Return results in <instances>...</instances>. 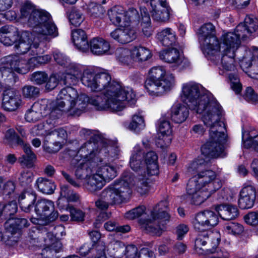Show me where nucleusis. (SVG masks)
<instances>
[{
  "mask_svg": "<svg viewBox=\"0 0 258 258\" xmlns=\"http://www.w3.org/2000/svg\"><path fill=\"white\" fill-rule=\"evenodd\" d=\"M73 43L76 48L82 52L89 50V45L85 31L81 29L73 31L72 33Z\"/></svg>",
  "mask_w": 258,
  "mask_h": 258,
  "instance_id": "7c9ffc66",
  "label": "nucleus"
},
{
  "mask_svg": "<svg viewBox=\"0 0 258 258\" xmlns=\"http://www.w3.org/2000/svg\"><path fill=\"white\" fill-rule=\"evenodd\" d=\"M220 241L218 232L199 234L195 241V250L201 255L214 253L218 251Z\"/></svg>",
  "mask_w": 258,
  "mask_h": 258,
  "instance_id": "f8f14e48",
  "label": "nucleus"
},
{
  "mask_svg": "<svg viewBox=\"0 0 258 258\" xmlns=\"http://www.w3.org/2000/svg\"><path fill=\"white\" fill-rule=\"evenodd\" d=\"M219 216L225 220H231L238 217L239 213L237 208L230 205H220L215 208Z\"/></svg>",
  "mask_w": 258,
  "mask_h": 258,
  "instance_id": "473e14b6",
  "label": "nucleus"
},
{
  "mask_svg": "<svg viewBox=\"0 0 258 258\" xmlns=\"http://www.w3.org/2000/svg\"><path fill=\"white\" fill-rule=\"evenodd\" d=\"M141 27L143 35L149 37L152 35L153 30L151 26L150 17L147 9L145 7H141Z\"/></svg>",
  "mask_w": 258,
  "mask_h": 258,
  "instance_id": "e433bc0d",
  "label": "nucleus"
},
{
  "mask_svg": "<svg viewBox=\"0 0 258 258\" xmlns=\"http://www.w3.org/2000/svg\"><path fill=\"white\" fill-rule=\"evenodd\" d=\"M224 231L227 234L237 235L243 232L244 228L243 226L239 223L231 222L224 226Z\"/></svg>",
  "mask_w": 258,
  "mask_h": 258,
  "instance_id": "8fccbe9b",
  "label": "nucleus"
},
{
  "mask_svg": "<svg viewBox=\"0 0 258 258\" xmlns=\"http://www.w3.org/2000/svg\"><path fill=\"white\" fill-rule=\"evenodd\" d=\"M63 83L66 85L76 84L79 79L83 85L91 91L100 92L89 98L85 94H79L77 90L68 86L59 92L55 102L50 105L52 109L49 113L52 120L59 117L63 113L70 115H80L89 103L98 110H110L118 113L124 110L127 104L134 105L137 97L132 88L111 81L106 72L97 73L93 67L70 62L62 72Z\"/></svg>",
  "mask_w": 258,
  "mask_h": 258,
  "instance_id": "f257e3e1",
  "label": "nucleus"
},
{
  "mask_svg": "<svg viewBox=\"0 0 258 258\" xmlns=\"http://www.w3.org/2000/svg\"><path fill=\"white\" fill-rule=\"evenodd\" d=\"M105 184V181L100 176V174L94 169L93 172L85 178L83 185L88 192L95 194L101 190Z\"/></svg>",
  "mask_w": 258,
  "mask_h": 258,
  "instance_id": "4be33fe9",
  "label": "nucleus"
},
{
  "mask_svg": "<svg viewBox=\"0 0 258 258\" xmlns=\"http://www.w3.org/2000/svg\"><path fill=\"white\" fill-rule=\"evenodd\" d=\"M189 115L187 106L184 104L177 103L171 108V117L173 121L177 123L184 122Z\"/></svg>",
  "mask_w": 258,
  "mask_h": 258,
  "instance_id": "c756f323",
  "label": "nucleus"
},
{
  "mask_svg": "<svg viewBox=\"0 0 258 258\" xmlns=\"http://www.w3.org/2000/svg\"><path fill=\"white\" fill-rule=\"evenodd\" d=\"M207 163L203 158H198L187 167L189 174H195L186 186V192L191 203L200 205L219 189L222 185L221 180L214 171L207 167Z\"/></svg>",
  "mask_w": 258,
  "mask_h": 258,
  "instance_id": "20e7f679",
  "label": "nucleus"
},
{
  "mask_svg": "<svg viewBox=\"0 0 258 258\" xmlns=\"http://www.w3.org/2000/svg\"><path fill=\"white\" fill-rule=\"evenodd\" d=\"M115 181H123V186H127L132 194V188L134 187L141 195L147 194L150 189V180L145 173H139L134 176L132 173L124 172L119 179Z\"/></svg>",
  "mask_w": 258,
  "mask_h": 258,
  "instance_id": "4468645a",
  "label": "nucleus"
},
{
  "mask_svg": "<svg viewBox=\"0 0 258 258\" xmlns=\"http://www.w3.org/2000/svg\"><path fill=\"white\" fill-rule=\"evenodd\" d=\"M88 14L93 17H97L100 15L103 14V8L99 5L94 2H90L86 5V7L84 8Z\"/></svg>",
  "mask_w": 258,
  "mask_h": 258,
  "instance_id": "3c124183",
  "label": "nucleus"
},
{
  "mask_svg": "<svg viewBox=\"0 0 258 258\" xmlns=\"http://www.w3.org/2000/svg\"><path fill=\"white\" fill-rule=\"evenodd\" d=\"M62 75L63 74L61 72L57 74L51 75L46 83V88L49 90H52L57 86L59 81L63 82Z\"/></svg>",
  "mask_w": 258,
  "mask_h": 258,
  "instance_id": "864d4df0",
  "label": "nucleus"
},
{
  "mask_svg": "<svg viewBox=\"0 0 258 258\" xmlns=\"http://www.w3.org/2000/svg\"><path fill=\"white\" fill-rule=\"evenodd\" d=\"M31 68V66L29 63V58L28 60H26L22 56H20V59L18 64V69H16L14 72L25 74L29 71Z\"/></svg>",
  "mask_w": 258,
  "mask_h": 258,
  "instance_id": "4d7b16f0",
  "label": "nucleus"
},
{
  "mask_svg": "<svg viewBox=\"0 0 258 258\" xmlns=\"http://www.w3.org/2000/svg\"><path fill=\"white\" fill-rule=\"evenodd\" d=\"M241 55L238 56L240 65L245 68L251 67L250 76L258 79V48L255 47L240 48Z\"/></svg>",
  "mask_w": 258,
  "mask_h": 258,
  "instance_id": "f3484780",
  "label": "nucleus"
},
{
  "mask_svg": "<svg viewBox=\"0 0 258 258\" xmlns=\"http://www.w3.org/2000/svg\"><path fill=\"white\" fill-rule=\"evenodd\" d=\"M143 1L151 7V17L154 21L164 24L169 21L172 10L166 0H143Z\"/></svg>",
  "mask_w": 258,
  "mask_h": 258,
  "instance_id": "dca6fc26",
  "label": "nucleus"
},
{
  "mask_svg": "<svg viewBox=\"0 0 258 258\" xmlns=\"http://www.w3.org/2000/svg\"><path fill=\"white\" fill-rule=\"evenodd\" d=\"M71 24L75 26H79L84 21V17L82 14L77 10H72L69 15Z\"/></svg>",
  "mask_w": 258,
  "mask_h": 258,
  "instance_id": "5fc2aeb1",
  "label": "nucleus"
},
{
  "mask_svg": "<svg viewBox=\"0 0 258 258\" xmlns=\"http://www.w3.org/2000/svg\"><path fill=\"white\" fill-rule=\"evenodd\" d=\"M122 28H118L111 32L110 36L115 41L122 44L129 43L137 37V30L134 27L126 24H122Z\"/></svg>",
  "mask_w": 258,
  "mask_h": 258,
  "instance_id": "412c9836",
  "label": "nucleus"
},
{
  "mask_svg": "<svg viewBox=\"0 0 258 258\" xmlns=\"http://www.w3.org/2000/svg\"><path fill=\"white\" fill-rule=\"evenodd\" d=\"M35 185L39 191L47 195L52 194L55 189V185L52 181L43 177L38 178Z\"/></svg>",
  "mask_w": 258,
  "mask_h": 258,
  "instance_id": "ea45409f",
  "label": "nucleus"
},
{
  "mask_svg": "<svg viewBox=\"0 0 258 258\" xmlns=\"http://www.w3.org/2000/svg\"><path fill=\"white\" fill-rule=\"evenodd\" d=\"M228 78L231 81V86L233 90L236 94L240 93L242 89V85L240 83L237 76L232 73H229Z\"/></svg>",
  "mask_w": 258,
  "mask_h": 258,
  "instance_id": "052dcab7",
  "label": "nucleus"
},
{
  "mask_svg": "<svg viewBox=\"0 0 258 258\" xmlns=\"http://www.w3.org/2000/svg\"><path fill=\"white\" fill-rule=\"evenodd\" d=\"M49 231L46 233L44 238V241L46 243L51 242V239L55 238L57 242H60L59 239L65 235L64 228L61 225L56 226H50L49 227Z\"/></svg>",
  "mask_w": 258,
  "mask_h": 258,
  "instance_id": "79ce46f5",
  "label": "nucleus"
},
{
  "mask_svg": "<svg viewBox=\"0 0 258 258\" xmlns=\"http://www.w3.org/2000/svg\"><path fill=\"white\" fill-rule=\"evenodd\" d=\"M20 13L21 20L32 28V31H23L15 42L14 48L17 53H28L30 57L42 51L40 42L42 40H46L48 37L57 36L58 30L49 13L36 9L30 3L23 5Z\"/></svg>",
  "mask_w": 258,
  "mask_h": 258,
  "instance_id": "7ed1b4c3",
  "label": "nucleus"
},
{
  "mask_svg": "<svg viewBox=\"0 0 258 258\" xmlns=\"http://www.w3.org/2000/svg\"><path fill=\"white\" fill-rule=\"evenodd\" d=\"M91 51L95 55H103L107 54L110 50L109 43L100 38H95L91 40L90 43Z\"/></svg>",
  "mask_w": 258,
  "mask_h": 258,
  "instance_id": "2f4dec72",
  "label": "nucleus"
},
{
  "mask_svg": "<svg viewBox=\"0 0 258 258\" xmlns=\"http://www.w3.org/2000/svg\"><path fill=\"white\" fill-rule=\"evenodd\" d=\"M108 16L111 22L115 25L122 24L124 21V10L121 6H115L108 11Z\"/></svg>",
  "mask_w": 258,
  "mask_h": 258,
  "instance_id": "4c0bfd02",
  "label": "nucleus"
},
{
  "mask_svg": "<svg viewBox=\"0 0 258 258\" xmlns=\"http://www.w3.org/2000/svg\"><path fill=\"white\" fill-rule=\"evenodd\" d=\"M47 79V74L43 72H37L33 73L31 80L37 84H41L45 82Z\"/></svg>",
  "mask_w": 258,
  "mask_h": 258,
  "instance_id": "e2e57ef3",
  "label": "nucleus"
},
{
  "mask_svg": "<svg viewBox=\"0 0 258 258\" xmlns=\"http://www.w3.org/2000/svg\"><path fill=\"white\" fill-rule=\"evenodd\" d=\"M256 188L251 182L246 183L241 189L238 200V205L242 209L252 208L256 198Z\"/></svg>",
  "mask_w": 258,
  "mask_h": 258,
  "instance_id": "aec40b11",
  "label": "nucleus"
},
{
  "mask_svg": "<svg viewBox=\"0 0 258 258\" xmlns=\"http://www.w3.org/2000/svg\"><path fill=\"white\" fill-rule=\"evenodd\" d=\"M96 145L89 141L84 144L77 155L72 160V164L75 167V175L79 179L87 178L93 172L96 166L99 165L98 158L96 157Z\"/></svg>",
  "mask_w": 258,
  "mask_h": 258,
  "instance_id": "6e6552de",
  "label": "nucleus"
},
{
  "mask_svg": "<svg viewBox=\"0 0 258 258\" xmlns=\"http://www.w3.org/2000/svg\"><path fill=\"white\" fill-rule=\"evenodd\" d=\"M36 201L35 193L25 192L19 197V203L22 211L26 213L30 212L33 209L40 219L49 223L55 221L58 217V213L54 209V203L45 199Z\"/></svg>",
  "mask_w": 258,
  "mask_h": 258,
  "instance_id": "0eeeda50",
  "label": "nucleus"
},
{
  "mask_svg": "<svg viewBox=\"0 0 258 258\" xmlns=\"http://www.w3.org/2000/svg\"><path fill=\"white\" fill-rule=\"evenodd\" d=\"M219 222L218 216L213 211L205 210L198 213L193 221L196 230L205 231L216 226Z\"/></svg>",
  "mask_w": 258,
  "mask_h": 258,
  "instance_id": "a211bd4d",
  "label": "nucleus"
},
{
  "mask_svg": "<svg viewBox=\"0 0 258 258\" xmlns=\"http://www.w3.org/2000/svg\"><path fill=\"white\" fill-rule=\"evenodd\" d=\"M0 205L2 207V214L5 216H11L16 213L17 211V205L15 201H12L5 205L1 204H0Z\"/></svg>",
  "mask_w": 258,
  "mask_h": 258,
  "instance_id": "13d9d810",
  "label": "nucleus"
},
{
  "mask_svg": "<svg viewBox=\"0 0 258 258\" xmlns=\"http://www.w3.org/2000/svg\"><path fill=\"white\" fill-rule=\"evenodd\" d=\"M156 38L162 45L165 46L174 44L177 39L175 32L169 27L159 30L156 35Z\"/></svg>",
  "mask_w": 258,
  "mask_h": 258,
  "instance_id": "cd10ccee",
  "label": "nucleus"
},
{
  "mask_svg": "<svg viewBox=\"0 0 258 258\" xmlns=\"http://www.w3.org/2000/svg\"><path fill=\"white\" fill-rule=\"evenodd\" d=\"M158 138L156 144L158 147L163 148L171 142L172 128L170 121L165 118H160L157 123Z\"/></svg>",
  "mask_w": 258,
  "mask_h": 258,
  "instance_id": "6ab92c4d",
  "label": "nucleus"
},
{
  "mask_svg": "<svg viewBox=\"0 0 258 258\" xmlns=\"http://www.w3.org/2000/svg\"><path fill=\"white\" fill-rule=\"evenodd\" d=\"M20 56L18 55H9L4 58L3 62L6 66L10 72L15 71L16 69H18V64L19 63Z\"/></svg>",
  "mask_w": 258,
  "mask_h": 258,
  "instance_id": "09e8293b",
  "label": "nucleus"
},
{
  "mask_svg": "<svg viewBox=\"0 0 258 258\" xmlns=\"http://www.w3.org/2000/svg\"><path fill=\"white\" fill-rule=\"evenodd\" d=\"M47 104L45 100L35 102L31 109L25 114V119L28 122H34L38 120L42 116H46Z\"/></svg>",
  "mask_w": 258,
  "mask_h": 258,
  "instance_id": "5701e85b",
  "label": "nucleus"
},
{
  "mask_svg": "<svg viewBox=\"0 0 258 258\" xmlns=\"http://www.w3.org/2000/svg\"><path fill=\"white\" fill-rule=\"evenodd\" d=\"M51 240L49 244L45 242L46 247L41 253L43 258H57V254L61 249L62 245L60 242H57L55 238L51 239Z\"/></svg>",
  "mask_w": 258,
  "mask_h": 258,
  "instance_id": "c9c22d12",
  "label": "nucleus"
},
{
  "mask_svg": "<svg viewBox=\"0 0 258 258\" xmlns=\"http://www.w3.org/2000/svg\"><path fill=\"white\" fill-rule=\"evenodd\" d=\"M257 28L258 19L253 16H246L244 23L238 25L234 31L227 32L222 37L225 44L224 51L235 57L236 52L240 46L241 39L248 37Z\"/></svg>",
  "mask_w": 258,
  "mask_h": 258,
  "instance_id": "1a4fd4ad",
  "label": "nucleus"
},
{
  "mask_svg": "<svg viewBox=\"0 0 258 258\" xmlns=\"http://www.w3.org/2000/svg\"><path fill=\"white\" fill-rule=\"evenodd\" d=\"M21 100L16 92L13 90L5 92L3 98L2 107L7 111L16 110L20 105Z\"/></svg>",
  "mask_w": 258,
  "mask_h": 258,
  "instance_id": "a878e982",
  "label": "nucleus"
},
{
  "mask_svg": "<svg viewBox=\"0 0 258 258\" xmlns=\"http://www.w3.org/2000/svg\"><path fill=\"white\" fill-rule=\"evenodd\" d=\"M19 35L17 28L5 25L0 28V42L5 45H11L18 40Z\"/></svg>",
  "mask_w": 258,
  "mask_h": 258,
  "instance_id": "b1692460",
  "label": "nucleus"
},
{
  "mask_svg": "<svg viewBox=\"0 0 258 258\" xmlns=\"http://www.w3.org/2000/svg\"><path fill=\"white\" fill-rule=\"evenodd\" d=\"M180 97L191 110L202 114L204 123L210 128L209 140L201 148L202 154L210 158L225 156L227 136L221 120L222 109L212 94L200 84L189 81L181 85Z\"/></svg>",
  "mask_w": 258,
  "mask_h": 258,
  "instance_id": "f03ea898",
  "label": "nucleus"
},
{
  "mask_svg": "<svg viewBox=\"0 0 258 258\" xmlns=\"http://www.w3.org/2000/svg\"><path fill=\"white\" fill-rule=\"evenodd\" d=\"M123 181H115L103 189L100 198L95 202L96 206L101 210H106L109 205L120 204L130 197L131 192L127 186H123Z\"/></svg>",
  "mask_w": 258,
  "mask_h": 258,
  "instance_id": "9b49d317",
  "label": "nucleus"
},
{
  "mask_svg": "<svg viewBox=\"0 0 258 258\" xmlns=\"http://www.w3.org/2000/svg\"><path fill=\"white\" fill-rule=\"evenodd\" d=\"M128 129L136 133H138L145 127V123L142 112L135 113L128 125Z\"/></svg>",
  "mask_w": 258,
  "mask_h": 258,
  "instance_id": "37998d69",
  "label": "nucleus"
},
{
  "mask_svg": "<svg viewBox=\"0 0 258 258\" xmlns=\"http://www.w3.org/2000/svg\"><path fill=\"white\" fill-rule=\"evenodd\" d=\"M39 93V89L32 86H25L22 89V94L25 98L34 97Z\"/></svg>",
  "mask_w": 258,
  "mask_h": 258,
  "instance_id": "bf43d9fd",
  "label": "nucleus"
},
{
  "mask_svg": "<svg viewBox=\"0 0 258 258\" xmlns=\"http://www.w3.org/2000/svg\"><path fill=\"white\" fill-rule=\"evenodd\" d=\"M226 33L223 34L218 40L216 36L214 26L209 23L202 25L197 32L198 39L202 51L212 61L220 66L219 69H222L221 75L225 72L233 71L235 70V59L234 56H230L229 54L224 51L222 37Z\"/></svg>",
  "mask_w": 258,
  "mask_h": 258,
  "instance_id": "39448f33",
  "label": "nucleus"
},
{
  "mask_svg": "<svg viewBox=\"0 0 258 258\" xmlns=\"http://www.w3.org/2000/svg\"><path fill=\"white\" fill-rule=\"evenodd\" d=\"M99 165L95 167V169L100 174V175L104 181L114 178L117 175L116 168L112 165L107 164L104 162H98Z\"/></svg>",
  "mask_w": 258,
  "mask_h": 258,
  "instance_id": "72a5a7b5",
  "label": "nucleus"
},
{
  "mask_svg": "<svg viewBox=\"0 0 258 258\" xmlns=\"http://www.w3.org/2000/svg\"><path fill=\"white\" fill-rule=\"evenodd\" d=\"M141 15H139L137 10L130 8L128 11H124V21L122 22V24H126L134 27V23L141 20Z\"/></svg>",
  "mask_w": 258,
  "mask_h": 258,
  "instance_id": "a18cd8bd",
  "label": "nucleus"
},
{
  "mask_svg": "<svg viewBox=\"0 0 258 258\" xmlns=\"http://www.w3.org/2000/svg\"><path fill=\"white\" fill-rule=\"evenodd\" d=\"M133 61L142 62L146 61L151 57V53L148 48L139 46H135L132 49Z\"/></svg>",
  "mask_w": 258,
  "mask_h": 258,
  "instance_id": "58836bf2",
  "label": "nucleus"
},
{
  "mask_svg": "<svg viewBox=\"0 0 258 258\" xmlns=\"http://www.w3.org/2000/svg\"><path fill=\"white\" fill-rule=\"evenodd\" d=\"M245 222L253 226L258 225V211L248 213L244 216Z\"/></svg>",
  "mask_w": 258,
  "mask_h": 258,
  "instance_id": "680f3d73",
  "label": "nucleus"
},
{
  "mask_svg": "<svg viewBox=\"0 0 258 258\" xmlns=\"http://www.w3.org/2000/svg\"><path fill=\"white\" fill-rule=\"evenodd\" d=\"M43 45L44 44L42 40L40 42V48L42 51L38 52L37 54L32 55L29 57V63L31 66V68L48 63L51 60V57L50 55L48 54L42 55L44 52Z\"/></svg>",
  "mask_w": 258,
  "mask_h": 258,
  "instance_id": "a19ab883",
  "label": "nucleus"
},
{
  "mask_svg": "<svg viewBox=\"0 0 258 258\" xmlns=\"http://www.w3.org/2000/svg\"><path fill=\"white\" fill-rule=\"evenodd\" d=\"M145 172L149 175H156L159 173L158 156L155 152L150 151L144 155Z\"/></svg>",
  "mask_w": 258,
  "mask_h": 258,
  "instance_id": "c85d7f7f",
  "label": "nucleus"
},
{
  "mask_svg": "<svg viewBox=\"0 0 258 258\" xmlns=\"http://www.w3.org/2000/svg\"><path fill=\"white\" fill-rule=\"evenodd\" d=\"M234 195V192L229 188L222 189L219 194V199L224 201H231Z\"/></svg>",
  "mask_w": 258,
  "mask_h": 258,
  "instance_id": "774afa93",
  "label": "nucleus"
},
{
  "mask_svg": "<svg viewBox=\"0 0 258 258\" xmlns=\"http://www.w3.org/2000/svg\"><path fill=\"white\" fill-rule=\"evenodd\" d=\"M117 60L121 63L129 65L133 62L132 50L126 48H119L116 51Z\"/></svg>",
  "mask_w": 258,
  "mask_h": 258,
  "instance_id": "c03bdc74",
  "label": "nucleus"
},
{
  "mask_svg": "<svg viewBox=\"0 0 258 258\" xmlns=\"http://www.w3.org/2000/svg\"><path fill=\"white\" fill-rule=\"evenodd\" d=\"M28 226V221L25 218H10L5 224L6 229L12 235L16 234L17 232L19 234L20 229Z\"/></svg>",
  "mask_w": 258,
  "mask_h": 258,
  "instance_id": "f704fd0d",
  "label": "nucleus"
},
{
  "mask_svg": "<svg viewBox=\"0 0 258 258\" xmlns=\"http://www.w3.org/2000/svg\"><path fill=\"white\" fill-rule=\"evenodd\" d=\"M53 57L57 63L63 67L64 69L71 61L68 57L57 50L54 52Z\"/></svg>",
  "mask_w": 258,
  "mask_h": 258,
  "instance_id": "6e6d98bb",
  "label": "nucleus"
},
{
  "mask_svg": "<svg viewBox=\"0 0 258 258\" xmlns=\"http://www.w3.org/2000/svg\"><path fill=\"white\" fill-rule=\"evenodd\" d=\"M244 96L245 100L251 103L255 102L258 100V95L251 87L246 88Z\"/></svg>",
  "mask_w": 258,
  "mask_h": 258,
  "instance_id": "338daca9",
  "label": "nucleus"
},
{
  "mask_svg": "<svg viewBox=\"0 0 258 258\" xmlns=\"http://www.w3.org/2000/svg\"><path fill=\"white\" fill-rule=\"evenodd\" d=\"M159 57L163 61L171 64L173 70L182 71L190 66V62L175 48L165 49L159 52Z\"/></svg>",
  "mask_w": 258,
  "mask_h": 258,
  "instance_id": "2eb2a0df",
  "label": "nucleus"
},
{
  "mask_svg": "<svg viewBox=\"0 0 258 258\" xmlns=\"http://www.w3.org/2000/svg\"><path fill=\"white\" fill-rule=\"evenodd\" d=\"M168 204L166 201H161L152 209L147 210L145 206H139L126 212V218L133 220L139 217L141 228L147 232L159 236L161 234L164 223L169 221L170 215L167 212Z\"/></svg>",
  "mask_w": 258,
  "mask_h": 258,
  "instance_id": "423d86ee",
  "label": "nucleus"
},
{
  "mask_svg": "<svg viewBox=\"0 0 258 258\" xmlns=\"http://www.w3.org/2000/svg\"><path fill=\"white\" fill-rule=\"evenodd\" d=\"M242 140L243 146L246 148H251L258 153V135L253 137H249L247 133H242Z\"/></svg>",
  "mask_w": 258,
  "mask_h": 258,
  "instance_id": "de8ad7c7",
  "label": "nucleus"
},
{
  "mask_svg": "<svg viewBox=\"0 0 258 258\" xmlns=\"http://www.w3.org/2000/svg\"><path fill=\"white\" fill-rule=\"evenodd\" d=\"M4 142L12 146H20L25 152V155L19 158V162L23 165L30 167L33 161L36 159V156L32 151L31 147L28 145L24 140L17 136L13 129L8 130L5 134Z\"/></svg>",
  "mask_w": 258,
  "mask_h": 258,
  "instance_id": "ddd939ff",
  "label": "nucleus"
},
{
  "mask_svg": "<svg viewBox=\"0 0 258 258\" xmlns=\"http://www.w3.org/2000/svg\"><path fill=\"white\" fill-rule=\"evenodd\" d=\"M33 177V173L31 172L28 170H24L21 173L19 179L22 184L25 185L31 182Z\"/></svg>",
  "mask_w": 258,
  "mask_h": 258,
  "instance_id": "69168bd1",
  "label": "nucleus"
},
{
  "mask_svg": "<svg viewBox=\"0 0 258 258\" xmlns=\"http://www.w3.org/2000/svg\"><path fill=\"white\" fill-rule=\"evenodd\" d=\"M96 145V157L98 158V162H112L119 158L120 151L117 148L108 149L106 147L98 148L97 143L94 142Z\"/></svg>",
  "mask_w": 258,
  "mask_h": 258,
  "instance_id": "bb28decb",
  "label": "nucleus"
},
{
  "mask_svg": "<svg viewBox=\"0 0 258 258\" xmlns=\"http://www.w3.org/2000/svg\"><path fill=\"white\" fill-rule=\"evenodd\" d=\"M149 74V77L145 81V87L150 96H162L170 91L175 85L174 75L167 72L162 66L152 68Z\"/></svg>",
  "mask_w": 258,
  "mask_h": 258,
  "instance_id": "9d476101",
  "label": "nucleus"
},
{
  "mask_svg": "<svg viewBox=\"0 0 258 258\" xmlns=\"http://www.w3.org/2000/svg\"><path fill=\"white\" fill-rule=\"evenodd\" d=\"M144 154L141 147L137 145L134 148L130 157V166L136 172L139 173H145V165L144 163Z\"/></svg>",
  "mask_w": 258,
  "mask_h": 258,
  "instance_id": "393cba45",
  "label": "nucleus"
},
{
  "mask_svg": "<svg viewBox=\"0 0 258 258\" xmlns=\"http://www.w3.org/2000/svg\"><path fill=\"white\" fill-rule=\"evenodd\" d=\"M71 220L75 221H82L84 220L85 214L82 211L76 209L73 207L69 208Z\"/></svg>",
  "mask_w": 258,
  "mask_h": 258,
  "instance_id": "0e129e2a",
  "label": "nucleus"
},
{
  "mask_svg": "<svg viewBox=\"0 0 258 258\" xmlns=\"http://www.w3.org/2000/svg\"><path fill=\"white\" fill-rule=\"evenodd\" d=\"M33 136H47L50 135V131L47 129L43 122L34 125L31 130Z\"/></svg>",
  "mask_w": 258,
  "mask_h": 258,
  "instance_id": "603ef678",
  "label": "nucleus"
},
{
  "mask_svg": "<svg viewBox=\"0 0 258 258\" xmlns=\"http://www.w3.org/2000/svg\"><path fill=\"white\" fill-rule=\"evenodd\" d=\"M107 250L111 256L119 257L116 252L122 253L124 251V245L121 241L115 239L111 241L107 246Z\"/></svg>",
  "mask_w": 258,
  "mask_h": 258,
  "instance_id": "49530a36",
  "label": "nucleus"
}]
</instances>
